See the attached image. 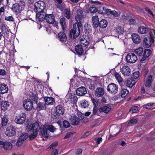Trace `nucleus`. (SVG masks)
<instances>
[{
  "label": "nucleus",
  "mask_w": 155,
  "mask_h": 155,
  "mask_svg": "<svg viewBox=\"0 0 155 155\" xmlns=\"http://www.w3.org/2000/svg\"><path fill=\"white\" fill-rule=\"evenodd\" d=\"M64 16L68 19H70L71 18V12L67 8L64 10Z\"/></svg>",
  "instance_id": "de8ad7c7"
},
{
  "label": "nucleus",
  "mask_w": 155,
  "mask_h": 155,
  "mask_svg": "<svg viewBox=\"0 0 155 155\" xmlns=\"http://www.w3.org/2000/svg\"><path fill=\"white\" fill-rule=\"evenodd\" d=\"M38 135V132H32L29 136L30 140H32L35 138Z\"/></svg>",
  "instance_id": "603ef678"
},
{
  "label": "nucleus",
  "mask_w": 155,
  "mask_h": 155,
  "mask_svg": "<svg viewBox=\"0 0 155 155\" xmlns=\"http://www.w3.org/2000/svg\"><path fill=\"white\" fill-rule=\"evenodd\" d=\"M104 94V89L101 87H97L95 91V94L97 97H102Z\"/></svg>",
  "instance_id": "393cba45"
},
{
  "label": "nucleus",
  "mask_w": 155,
  "mask_h": 155,
  "mask_svg": "<svg viewBox=\"0 0 155 155\" xmlns=\"http://www.w3.org/2000/svg\"><path fill=\"white\" fill-rule=\"evenodd\" d=\"M68 99L71 103L73 104L75 103L78 100V98L75 94L69 95Z\"/></svg>",
  "instance_id": "4c0bfd02"
},
{
  "label": "nucleus",
  "mask_w": 155,
  "mask_h": 155,
  "mask_svg": "<svg viewBox=\"0 0 155 155\" xmlns=\"http://www.w3.org/2000/svg\"><path fill=\"white\" fill-rule=\"evenodd\" d=\"M55 127L52 125H47L45 126L41 125L40 131L41 134L46 138L51 136V132L53 133L56 130Z\"/></svg>",
  "instance_id": "f257e3e1"
},
{
  "label": "nucleus",
  "mask_w": 155,
  "mask_h": 155,
  "mask_svg": "<svg viewBox=\"0 0 155 155\" xmlns=\"http://www.w3.org/2000/svg\"><path fill=\"white\" fill-rule=\"evenodd\" d=\"M151 54L152 51L150 49H145L143 51L142 57L140 60V63L142 64L148 62Z\"/></svg>",
  "instance_id": "7ed1b4c3"
},
{
  "label": "nucleus",
  "mask_w": 155,
  "mask_h": 155,
  "mask_svg": "<svg viewBox=\"0 0 155 155\" xmlns=\"http://www.w3.org/2000/svg\"><path fill=\"white\" fill-rule=\"evenodd\" d=\"M140 72L138 71L135 72L133 73L132 79L133 80L137 79L139 76Z\"/></svg>",
  "instance_id": "13d9d810"
},
{
  "label": "nucleus",
  "mask_w": 155,
  "mask_h": 155,
  "mask_svg": "<svg viewBox=\"0 0 155 155\" xmlns=\"http://www.w3.org/2000/svg\"><path fill=\"white\" fill-rule=\"evenodd\" d=\"M152 76L151 75H149L147 78V80L145 83V86L147 87H150L151 85V83L153 81Z\"/></svg>",
  "instance_id": "a19ab883"
},
{
  "label": "nucleus",
  "mask_w": 155,
  "mask_h": 155,
  "mask_svg": "<svg viewBox=\"0 0 155 155\" xmlns=\"http://www.w3.org/2000/svg\"><path fill=\"white\" fill-rule=\"evenodd\" d=\"M148 29L145 27L140 26L138 29V32L141 34H144L147 33Z\"/></svg>",
  "instance_id": "58836bf2"
},
{
  "label": "nucleus",
  "mask_w": 155,
  "mask_h": 155,
  "mask_svg": "<svg viewBox=\"0 0 155 155\" xmlns=\"http://www.w3.org/2000/svg\"><path fill=\"white\" fill-rule=\"evenodd\" d=\"M89 10L91 13H94L97 12V9L93 5L90 7Z\"/></svg>",
  "instance_id": "bf43d9fd"
},
{
  "label": "nucleus",
  "mask_w": 155,
  "mask_h": 155,
  "mask_svg": "<svg viewBox=\"0 0 155 155\" xmlns=\"http://www.w3.org/2000/svg\"><path fill=\"white\" fill-rule=\"evenodd\" d=\"M123 18L129 21L130 25H134L136 23V21L135 20L133 19L131 17L127 16L124 15Z\"/></svg>",
  "instance_id": "f704fd0d"
},
{
  "label": "nucleus",
  "mask_w": 155,
  "mask_h": 155,
  "mask_svg": "<svg viewBox=\"0 0 155 155\" xmlns=\"http://www.w3.org/2000/svg\"><path fill=\"white\" fill-rule=\"evenodd\" d=\"M46 105L45 103L39 102L37 104V110L38 111L45 110L46 108Z\"/></svg>",
  "instance_id": "2f4dec72"
},
{
  "label": "nucleus",
  "mask_w": 155,
  "mask_h": 155,
  "mask_svg": "<svg viewBox=\"0 0 155 155\" xmlns=\"http://www.w3.org/2000/svg\"><path fill=\"white\" fill-rule=\"evenodd\" d=\"M1 118L2 121L0 124V129H3L4 127H5L7 125L8 121V116L5 114L4 115L2 114Z\"/></svg>",
  "instance_id": "4468645a"
},
{
  "label": "nucleus",
  "mask_w": 155,
  "mask_h": 155,
  "mask_svg": "<svg viewBox=\"0 0 155 155\" xmlns=\"http://www.w3.org/2000/svg\"><path fill=\"white\" fill-rule=\"evenodd\" d=\"M45 8V4L43 1H39L35 4L34 9L36 12L44 10Z\"/></svg>",
  "instance_id": "39448f33"
},
{
  "label": "nucleus",
  "mask_w": 155,
  "mask_h": 155,
  "mask_svg": "<svg viewBox=\"0 0 155 155\" xmlns=\"http://www.w3.org/2000/svg\"><path fill=\"white\" fill-rule=\"evenodd\" d=\"M145 11L147 12L149 14L151 15L152 17H153V14L152 11L148 8H145Z\"/></svg>",
  "instance_id": "774afa93"
},
{
  "label": "nucleus",
  "mask_w": 155,
  "mask_h": 155,
  "mask_svg": "<svg viewBox=\"0 0 155 155\" xmlns=\"http://www.w3.org/2000/svg\"><path fill=\"white\" fill-rule=\"evenodd\" d=\"M136 83V81L132 79H128L125 81L126 85L128 87H132Z\"/></svg>",
  "instance_id": "c9c22d12"
},
{
  "label": "nucleus",
  "mask_w": 155,
  "mask_h": 155,
  "mask_svg": "<svg viewBox=\"0 0 155 155\" xmlns=\"http://www.w3.org/2000/svg\"><path fill=\"white\" fill-rule=\"evenodd\" d=\"M99 26L102 28L106 27L107 25V22L106 20L103 19L99 21Z\"/></svg>",
  "instance_id": "ea45409f"
},
{
  "label": "nucleus",
  "mask_w": 155,
  "mask_h": 155,
  "mask_svg": "<svg viewBox=\"0 0 155 155\" xmlns=\"http://www.w3.org/2000/svg\"><path fill=\"white\" fill-rule=\"evenodd\" d=\"M154 40L152 36L150 34L149 36L145 37L144 38L143 41V45L146 48H149L151 46L152 43H154Z\"/></svg>",
  "instance_id": "423d86ee"
},
{
  "label": "nucleus",
  "mask_w": 155,
  "mask_h": 155,
  "mask_svg": "<svg viewBox=\"0 0 155 155\" xmlns=\"http://www.w3.org/2000/svg\"><path fill=\"white\" fill-rule=\"evenodd\" d=\"M1 108L2 110H5L9 106V103L8 101H3L1 103Z\"/></svg>",
  "instance_id": "7c9ffc66"
},
{
  "label": "nucleus",
  "mask_w": 155,
  "mask_h": 155,
  "mask_svg": "<svg viewBox=\"0 0 155 155\" xmlns=\"http://www.w3.org/2000/svg\"><path fill=\"white\" fill-rule=\"evenodd\" d=\"M75 54H78L79 57L81 56L83 53L84 50L82 46L81 45H78L75 47Z\"/></svg>",
  "instance_id": "a211bd4d"
},
{
  "label": "nucleus",
  "mask_w": 155,
  "mask_h": 155,
  "mask_svg": "<svg viewBox=\"0 0 155 155\" xmlns=\"http://www.w3.org/2000/svg\"><path fill=\"white\" fill-rule=\"evenodd\" d=\"M45 19L46 21L49 24H53L55 22V26L56 28L58 27V22L55 21V17L53 14H47Z\"/></svg>",
  "instance_id": "1a4fd4ad"
},
{
  "label": "nucleus",
  "mask_w": 155,
  "mask_h": 155,
  "mask_svg": "<svg viewBox=\"0 0 155 155\" xmlns=\"http://www.w3.org/2000/svg\"><path fill=\"white\" fill-rule=\"evenodd\" d=\"M74 133L73 132H68L64 138V139L68 138L73 135Z\"/></svg>",
  "instance_id": "680f3d73"
},
{
  "label": "nucleus",
  "mask_w": 155,
  "mask_h": 155,
  "mask_svg": "<svg viewBox=\"0 0 155 155\" xmlns=\"http://www.w3.org/2000/svg\"><path fill=\"white\" fill-rule=\"evenodd\" d=\"M98 109L97 107H94L93 110V113L94 114L98 115H99Z\"/></svg>",
  "instance_id": "0e129e2a"
},
{
  "label": "nucleus",
  "mask_w": 155,
  "mask_h": 155,
  "mask_svg": "<svg viewBox=\"0 0 155 155\" xmlns=\"http://www.w3.org/2000/svg\"><path fill=\"white\" fill-rule=\"evenodd\" d=\"M26 118V114L25 113L21 112L15 117V122L17 124L21 125L24 123Z\"/></svg>",
  "instance_id": "20e7f679"
},
{
  "label": "nucleus",
  "mask_w": 155,
  "mask_h": 155,
  "mask_svg": "<svg viewBox=\"0 0 155 155\" xmlns=\"http://www.w3.org/2000/svg\"><path fill=\"white\" fill-rule=\"evenodd\" d=\"M153 103H148L147 104H145L143 105V107L144 108H146L150 109L153 107Z\"/></svg>",
  "instance_id": "052dcab7"
},
{
  "label": "nucleus",
  "mask_w": 155,
  "mask_h": 155,
  "mask_svg": "<svg viewBox=\"0 0 155 155\" xmlns=\"http://www.w3.org/2000/svg\"><path fill=\"white\" fill-rule=\"evenodd\" d=\"M80 115V118L81 122L84 123H86L88 122V118L86 116H84V115H82L81 113H79Z\"/></svg>",
  "instance_id": "a18cd8bd"
},
{
  "label": "nucleus",
  "mask_w": 155,
  "mask_h": 155,
  "mask_svg": "<svg viewBox=\"0 0 155 155\" xmlns=\"http://www.w3.org/2000/svg\"><path fill=\"white\" fill-rule=\"evenodd\" d=\"M77 15L75 16V19L77 21H81L83 17V12L81 9H78L77 11Z\"/></svg>",
  "instance_id": "c85d7f7f"
},
{
  "label": "nucleus",
  "mask_w": 155,
  "mask_h": 155,
  "mask_svg": "<svg viewBox=\"0 0 155 155\" xmlns=\"http://www.w3.org/2000/svg\"><path fill=\"white\" fill-rule=\"evenodd\" d=\"M80 35L79 31H76L74 29L70 31L69 37L71 39H75L78 37Z\"/></svg>",
  "instance_id": "b1692460"
},
{
  "label": "nucleus",
  "mask_w": 155,
  "mask_h": 155,
  "mask_svg": "<svg viewBox=\"0 0 155 155\" xmlns=\"http://www.w3.org/2000/svg\"><path fill=\"white\" fill-rule=\"evenodd\" d=\"M120 71L124 76H128L130 75V69L127 66H123L121 68Z\"/></svg>",
  "instance_id": "5701e85b"
},
{
  "label": "nucleus",
  "mask_w": 155,
  "mask_h": 155,
  "mask_svg": "<svg viewBox=\"0 0 155 155\" xmlns=\"http://www.w3.org/2000/svg\"><path fill=\"white\" fill-rule=\"evenodd\" d=\"M92 22L94 28H97L99 26V21L97 16H95L92 17Z\"/></svg>",
  "instance_id": "a878e982"
},
{
  "label": "nucleus",
  "mask_w": 155,
  "mask_h": 155,
  "mask_svg": "<svg viewBox=\"0 0 155 155\" xmlns=\"http://www.w3.org/2000/svg\"><path fill=\"white\" fill-rule=\"evenodd\" d=\"M65 19H66L65 18L63 17L61 18L60 20V24L64 31H65V28L66 27V21Z\"/></svg>",
  "instance_id": "72a5a7b5"
},
{
  "label": "nucleus",
  "mask_w": 155,
  "mask_h": 155,
  "mask_svg": "<svg viewBox=\"0 0 155 155\" xmlns=\"http://www.w3.org/2000/svg\"><path fill=\"white\" fill-rule=\"evenodd\" d=\"M16 134L15 129L12 125L7 127L5 131V134L8 136H12Z\"/></svg>",
  "instance_id": "ddd939ff"
},
{
  "label": "nucleus",
  "mask_w": 155,
  "mask_h": 155,
  "mask_svg": "<svg viewBox=\"0 0 155 155\" xmlns=\"http://www.w3.org/2000/svg\"><path fill=\"white\" fill-rule=\"evenodd\" d=\"M38 12L36 14V17L39 22H42L45 19L46 14L43 10Z\"/></svg>",
  "instance_id": "dca6fc26"
},
{
  "label": "nucleus",
  "mask_w": 155,
  "mask_h": 155,
  "mask_svg": "<svg viewBox=\"0 0 155 155\" xmlns=\"http://www.w3.org/2000/svg\"><path fill=\"white\" fill-rule=\"evenodd\" d=\"M64 109L62 105H58L54 109V112L52 115V118L53 119H58L60 116L64 114Z\"/></svg>",
  "instance_id": "f03ea898"
},
{
  "label": "nucleus",
  "mask_w": 155,
  "mask_h": 155,
  "mask_svg": "<svg viewBox=\"0 0 155 155\" xmlns=\"http://www.w3.org/2000/svg\"><path fill=\"white\" fill-rule=\"evenodd\" d=\"M91 101L93 104L94 107H96L98 105L99 101L98 100L97 98H94V97L91 98Z\"/></svg>",
  "instance_id": "3c124183"
},
{
  "label": "nucleus",
  "mask_w": 155,
  "mask_h": 155,
  "mask_svg": "<svg viewBox=\"0 0 155 155\" xmlns=\"http://www.w3.org/2000/svg\"><path fill=\"white\" fill-rule=\"evenodd\" d=\"M80 103L81 107L82 108H86L89 106L88 102L85 100H82Z\"/></svg>",
  "instance_id": "49530a36"
},
{
  "label": "nucleus",
  "mask_w": 155,
  "mask_h": 155,
  "mask_svg": "<svg viewBox=\"0 0 155 155\" xmlns=\"http://www.w3.org/2000/svg\"><path fill=\"white\" fill-rule=\"evenodd\" d=\"M21 5L20 3L19 4L15 3L13 4V6L12 7V9L15 12H18L20 10V6H24L25 5V3L23 1H20Z\"/></svg>",
  "instance_id": "f3484780"
},
{
  "label": "nucleus",
  "mask_w": 155,
  "mask_h": 155,
  "mask_svg": "<svg viewBox=\"0 0 155 155\" xmlns=\"http://www.w3.org/2000/svg\"><path fill=\"white\" fill-rule=\"evenodd\" d=\"M58 39L62 42H66L67 38L66 34L64 32H60L58 34Z\"/></svg>",
  "instance_id": "4be33fe9"
},
{
  "label": "nucleus",
  "mask_w": 155,
  "mask_h": 155,
  "mask_svg": "<svg viewBox=\"0 0 155 155\" xmlns=\"http://www.w3.org/2000/svg\"><path fill=\"white\" fill-rule=\"evenodd\" d=\"M29 99L30 100V101H32L35 103H37L38 99L37 94V93L35 94L32 93L30 95V98Z\"/></svg>",
  "instance_id": "e433bc0d"
},
{
  "label": "nucleus",
  "mask_w": 155,
  "mask_h": 155,
  "mask_svg": "<svg viewBox=\"0 0 155 155\" xmlns=\"http://www.w3.org/2000/svg\"><path fill=\"white\" fill-rule=\"evenodd\" d=\"M76 92L78 95L82 96L86 94L87 93V91L85 87H81L77 88Z\"/></svg>",
  "instance_id": "aec40b11"
},
{
  "label": "nucleus",
  "mask_w": 155,
  "mask_h": 155,
  "mask_svg": "<svg viewBox=\"0 0 155 155\" xmlns=\"http://www.w3.org/2000/svg\"><path fill=\"white\" fill-rule=\"evenodd\" d=\"M131 37L134 43L136 44H138L140 42V38L138 34L134 33L132 34Z\"/></svg>",
  "instance_id": "bb28decb"
},
{
  "label": "nucleus",
  "mask_w": 155,
  "mask_h": 155,
  "mask_svg": "<svg viewBox=\"0 0 155 155\" xmlns=\"http://www.w3.org/2000/svg\"><path fill=\"white\" fill-rule=\"evenodd\" d=\"M79 117H77L75 115H72L71 116V118H70V120L71 124L73 125H77L79 124L80 120V115L78 114Z\"/></svg>",
  "instance_id": "2eb2a0df"
},
{
  "label": "nucleus",
  "mask_w": 155,
  "mask_h": 155,
  "mask_svg": "<svg viewBox=\"0 0 155 155\" xmlns=\"http://www.w3.org/2000/svg\"><path fill=\"white\" fill-rule=\"evenodd\" d=\"M62 124V127H61V130H64V128H68L70 126L69 123L66 120H64L63 121Z\"/></svg>",
  "instance_id": "37998d69"
},
{
  "label": "nucleus",
  "mask_w": 155,
  "mask_h": 155,
  "mask_svg": "<svg viewBox=\"0 0 155 155\" xmlns=\"http://www.w3.org/2000/svg\"><path fill=\"white\" fill-rule=\"evenodd\" d=\"M28 136V133H26L24 134L21 135L19 138L23 142L25 140Z\"/></svg>",
  "instance_id": "5fc2aeb1"
},
{
  "label": "nucleus",
  "mask_w": 155,
  "mask_h": 155,
  "mask_svg": "<svg viewBox=\"0 0 155 155\" xmlns=\"http://www.w3.org/2000/svg\"><path fill=\"white\" fill-rule=\"evenodd\" d=\"M26 129L28 131L32 130V132H38L39 130H40L41 127H40L39 123L37 122H35L33 124H30L27 126Z\"/></svg>",
  "instance_id": "0eeeda50"
},
{
  "label": "nucleus",
  "mask_w": 155,
  "mask_h": 155,
  "mask_svg": "<svg viewBox=\"0 0 155 155\" xmlns=\"http://www.w3.org/2000/svg\"><path fill=\"white\" fill-rule=\"evenodd\" d=\"M8 91V88L7 85L0 83V93L3 94L7 93Z\"/></svg>",
  "instance_id": "cd10ccee"
},
{
  "label": "nucleus",
  "mask_w": 155,
  "mask_h": 155,
  "mask_svg": "<svg viewBox=\"0 0 155 155\" xmlns=\"http://www.w3.org/2000/svg\"><path fill=\"white\" fill-rule=\"evenodd\" d=\"M45 104L48 105H52L55 103L54 98L51 97H44Z\"/></svg>",
  "instance_id": "6ab92c4d"
},
{
  "label": "nucleus",
  "mask_w": 155,
  "mask_h": 155,
  "mask_svg": "<svg viewBox=\"0 0 155 155\" xmlns=\"http://www.w3.org/2000/svg\"><path fill=\"white\" fill-rule=\"evenodd\" d=\"M103 8L102 5L99 6L97 9V12L99 14L104 15L105 14L106 10H103Z\"/></svg>",
  "instance_id": "6e6d98bb"
},
{
  "label": "nucleus",
  "mask_w": 155,
  "mask_h": 155,
  "mask_svg": "<svg viewBox=\"0 0 155 155\" xmlns=\"http://www.w3.org/2000/svg\"><path fill=\"white\" fill-rule=\"evenodd\" d=\"M139 107L137 106L132 107L129 111V112L132 111V113H137L139 110Z\"/></svg>",
  "instance_id": "864d4df0"
},
{
  "label": "nucleus",
  "mask_w": 155,
  "mask_h": 155,
  "mask_svg": "<svg viewBox=\"0 0 155 155\" xmlns=\"http://www.w3.org/2000/svg\"><path fill=\"white\" fill-rule=\"evenodd\" d=\"M77 22V23H75L73 25V28L72 29H74L77 32H80V28L81 27L82 24L81 21Z\"/></svg>",
  "instance_id": "473e14b6"
},
{
  "label": "nucleus",
  "mask_w": 155,
  "mask_h": 155,
  "mask_svg": "<svg viewBox=\"0 0 155 155\" xmlns=\"http://www.w3.org/2000/svg\"><path fill=\"white\" fill-rule=\"evenodd\" d=\"M118 86L114 83H111L108 85L107 90L110 93L113 94H116L118 91Z\"/></svg>",
  "instance_id": "9b49d317"
},
{
  "label": "nucleus",
  "mask_w": 155,
  "mask_h": 155,
  "mask_svg": "<svg viewBox=\"0 0 155 155\" xmlns=\"http://www.w3.org/2000/svg\"><path fill=\"white\" fill-rule=\"evenodd\" d=\"M143 49L142 47L139 48L135 50L134 52L139 56H141L143 54Z\"/></svg>",
  "instance_id": "09e8293b"
},
{
  "label": "nucleus",
  "mask_w": 155,
  "mask_h": 155,
  "mask_svg": "<svg viewBox=\"0 0 155 155\" xmlns=\"http://www.w3.org/2000/svg\"><path fill=\"white\" fill-rule=\"evenodd\" d=\"M111 109V107L110 106L107 105L100 107L98 109V110L100 113H104L107 114Z\"/></svg>",
  "instance_id": "412c9836"
},
{
  "label": "nucleus",
  "mask_w": 155,
  "mask_h": 155,
  "mask_svg": "<svg viewBox=\"0 0 155 155\" xmlns=\"http://www.w3.org/2000/svg\"><path fill=\"white\" fill-rule=\"evenodd\" d=\"M126 60L128 63H134L137 60V58L134 53H130L127 55Z\"/></svg>",
  "instance_id": "6e6552de"
},
{
  "label": "nucleus",
  "mask_w": 155,
  "mask_h": 155,
  "mask_svg": "<svg viewBox=\"0 0 155 155\" xmlns=\"http://www.w3.org/2000/svg\"><path fill=\"white\" fill-rule=\"evenodd\" d=\"M81 44L84 45L85 46L87 45L89 43V42L87 41L86 39L84 38L83 39H82L81 41Z\"/></svg>",
  "instance_id": "e2e57ef3"
},
{
  "label": "nucleus",
  "mask_w": 155,
  "mask_h": 155,
  "mask_svg": "<svg viewBox=\"0 0 155 155\" xmlns=\"http://www.w3.org/2000/svg\"><path fill=\"white\" fill-rule=\"evenodd\" d=\"M33 103L28 99L25 100L24 102L23 106L25 109L28 111L31 110L33 107Z\"/></svg>",
  "instance_id": "f8f14e48"
},
{
  "label": "nucleus",
  "mask_w": 155,
  "mask_h": 155,
  "mask_svg": "<svg viewBox=\"0 0 155 155\" xmlns=\"http://www.w3.org/2000/svg\"><path fill=\"white\" fill-rule=\"evenodd\" d=\"M115 31L116 34L118 36V37L119 38V37L123 34L124 31V28L122 27L118 26L116 28Z\"/></svg>",
  "instance_id": "c756f323"
},
{
  "label": "nucleus",
  "mask_w": 155,
  "mask_h": 155,
  "mask_svg": "<svg viewBox=\"0 0 155 155\" xmlns=\"http://www.w3.org/2000/svg\"><path fill=\"white\" fill-rule=\"evenodd\" d=\"M137 120L136 118H133L131 119L129 121V123L131 124H136L137 122Z\"/></svg>",
  "instance_id": "338daca9"
},
{
  "label": "nucleus",
  "mask_w": 155,
  "mask_h": 155,
  "mask_svg": "<svg viewBox=\"0 0 155 155\" xmlns=\"http://www.w3.org/2000/svg\"><path fill=\"white\" fill-rule=\"evenodd\" d=\"M91 26L88 24H85L84 25V31L86 34H89L91 32Z\"/></svg>",
  "instance_id": "c03bdc74"
},
{
  "label": "nucleus",
  "mask_w": 155,
  "mask_h": 155,
  "mask_svg": "<svg viewBox=\"0 0 155 155\" xmlns=\"http://www.w3.org/2000/svg\"><path fill=\"white\" fill-rule=\"evenodd\" d=\"M3 148L5 150H9L12 148V145L11 143L8 141H0V148Z\"/></svg>",
  "instance_id": "9d476101"
},
{
  "label": "nucleus",
  "mask_w": 155,
  "mask_h": 155,
  "mask_svg": "<svg viewBox=\"0 0 155 155\" xmlns=\"http://www.w3.org/2000/svg\"><path fill=\"white\" fill-rule=\"evenodd\" d=\"M0 29H1L2 31L3 32V34L7 36L9 31L7 28V25L5 24L3 25L1 27Z\"/></svg>",
  "instance_id": "79ce46f5"
},
{
  "label": "nucleus",
  "mask_w": 155,
  "mask_h": 155,
  "mask_svg": "<svg viewBox=\"0 0 155 155\" xmlns=\"http://www.w3.org/2000/svg\"><path fill=\"white\" fill-rule=\"evenodd\" d=\"M129 91L126 89L123 88L121 91V96L122 97H124L128 94Z\"/></svg>",
  "instance_id": "8fccbe9b"
},
{
  "label": "nucleus",
  "mask_w": 155,
  "mask_h": 155,
  "mask_svg": "<svg viewBox=\"0 0 155 155\" xmlns=\"http://www.w3.org/2000/svg\"><path fill=\"white\" fill-rule=\"evenodd\" d=\"M58 145V142H56L55 143H52V144L49 147L48 149H53L55 147H57Z\"/></svg>",
  "instance_id": "69168bd1"
},
{
  "label": "nucleus",
  "mask_w": 155,
  "mask_h": 155,
  "mask_svg": "<svg viewBox=\"0 0 155 155\" xmlns=\"http://www.w3.org/2000/svg\"><path fill=\"white\" fill-rule=\"evenodd\" d=\"M115 77L119 82H121L123 81V79L120 74L118 73H116L115 74Z\"/></svg>",
  "instance_id": "4d7b16f0"
}]
</instances>
